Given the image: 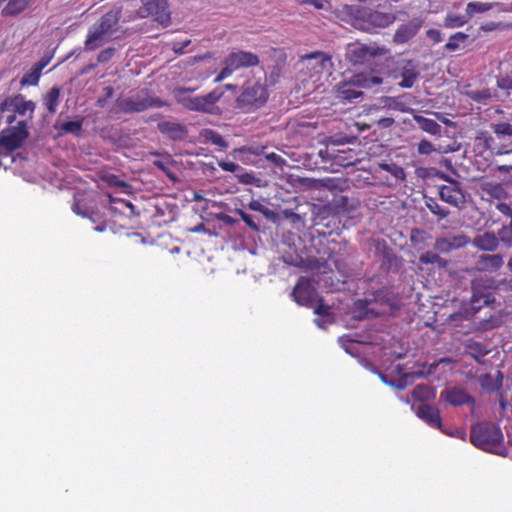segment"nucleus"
Masks as SVG:
<instances>
[{
	"label": "nucleus",
	"mask_w": 512,
	"mask_h": 512,
	"mask_svg": "<svg viewBox=\"0 0 512 512\" xmlns=\"http://www.w3.org/2000/svg\"><path fill=\"white\" fill-rule=\"evenodd\" d=\"M157 128L163 135L172 140H183L187 136L186 127L177 122L162 121L158 123Z\"/></svg>",
	"instance_id": "nucleus-21"
},
{
	"label": "nucleus",
	"mask_w": 512,
	"mask_h": 512,
	"mask_svg": "<svg viewBox=\"0 0 512 512\" xmlns=\"http://www.w3.org/2000/svg\"><path fill=\"white\" fill-rule=\"evenodd\" d=\"M425 205L432 214L438 217V220H442L450 214V211L446 207L441 206L437 199L433 197H427Z\"/></svg>",
	"instance_id": "nucleus-32"
},
{
	"label": "nucleus",
	"mask_w": 512,
	"mask_h": 512,
	"mask_svg": "<svg viewBox=\"0 0 512 512\" xmlns=\"http://www.w3.org/2000/svg\"><path fill=\"white\" fill-rule=\"evenodd\" d=\"M386 52L383 47L354 44L348 50V59L353 65H362L376 56L385 55Z\"/></svg>",
	"instance_id": "nucleus-15"
},
{
	"label": "nucleus",
	"mask_w": 512,
	"mask_h": 512,
	"mask_svg": "<svg viewBox=\"0 0 512 512\" xmlns=\"http://www.w3.org/2000/svg\"><path fill=\"white\" fill-rule=\"evenodd\" d=\"M31 0H0L1 14L5 17H13L24 12Z\"/></svg>",
	"instance_id": "nucleus-22"
},
{
	"label": "nucleus",
	"mask_w": 512,
	"mask_h": 512,
	"mask_svg": "<svg viewBox=\"0 0 512 512\" xmlns=\"http://www.w3.org/2000/svg\"><path fill=\"white\" fill-rule=\"evenodd\" d=\"M417 30V27L412 24H403L396 30L393 41L396 44H404L416 35Z\"/></svg>",
	"instance_id": "nucleus-29"
},
{
	"label": "nucleus",
	"mask_w": 512,
	"mask_h": 512,
	"mask_svg": "<svg viewBox=\"0 0 512 512\" xmlns=\"http://www.w3.org/2000/svg\"><path fill=\"white\" fill-rule=\"evenodd\" d=\"M446 180L448 181L447 185L439 186V197L447 204L460 208L465 203V194L460 182L448 178Z\"/></svg>",
	"instance_id": "nucleus-16"
},
{
	"label": "nucleus",
	"mask_w": 512,
	"mask_h": 512,
	"mask_svg": "<svg viewBox=\"0 0 512 512\" xmlns=\"http://www.w3.org/2000/svg\"><path fill=\"white\" fill-rule=\"evenodd\" d=\"M235 213L241 218V220L253 231H259L258 224L253 220V217L249 214H247L242 209H237Z\"/></svg>",
	"instance_id": "nucleus-46"
},
{
	"label": "nucleus",
	"mask_w": 512,
	"mask_h": 512,
	"mask_svg": "<svg viewBox=\"0 0 512 512\" xmlns=\"http://www.w3.org/2000/svg\"><path fill=\"white\" fill-rule=\"evenodd\" d=\"M468 34L464 32H456L451 35L448 39V42L445 44L446 50L450 52H454L459 49L460 44L464 43L468 39Z\"/></svg>",
	"instance_id": "nucleus-38"
},
{
	"label": "nucleus",
	"mask_w": 512,
	"mask_h": 512,
	"mask_svg": "<svg viewBox=\"0 0 512 512\" xmlns=\"http://www.w3.org/2000/svg\"><path fill=\"white\" fill-rule=\"evenodd\" d=\"M377 124L381 128H389L394 124V119L391 117H383L377 121Z\"/></svg>",
	"instance_id": "nucleus-56"
},
{
	"label": "nucleus",
	"mask_w": 512,
	"mask_h": 512,
	"mask_svg": "<svg viewBox=\"0 0 512 512\" xmlns=\"http://www.w3.org/2000/svg\"><path fill=\"white\" fill-rule=\"evenodd\" d=\"M327 0H307L306 5H311L316 9H324Z\"/></svg>",
	"instance_id": "nucleus-58"
},
{
	"label": "nucleus",
	"mask_w": 512,
	"mask_h": 512,
	"mask_svg": "<svg viewBox=\"0 0 512 512\" xmlns=\"http://www.w3.org/2000/svg\"><path fill=\"white\" fill-rule=\"evenodd\" d=\"M469 19L466 15H458V14H447V16L444 19V27L446 28H458L464 26L466 23H468Z\"/></svg>",
	"instance_id": "nucleus-36"
},
{
	"label": "nucleus",
	"mask_w": 512,
	"mask_h": 512,
	"mask_svg": "<svg viewBox=\"0 0 512 512\" xmlns=\"http://www.w3.org/2000/svg\"><path fill=\"white\" fill-rule=\"evenodd\" d=\"M478 383L482 389L494 392L502 387L503 375L500 371H497L496 376H493L489 373H485L479 376Z\"/></svg>",
	"instance_id": "nucleus-25"
},
{
	"label": "nucleus",
	"mask_w": 512,
	"mask_h": 512,
	"mask_svg": "<svg viewBox=\"0 0 512 512\" xmlns=\"http://www.w3.org/2000/svg\"><path fill=\"white\" fill-rule=\"evenodd\" d=\"M497 209L504 215L506 216H511L512 214V209L510 208L509 205L505 204V203H499L497 205Z\"/></svg>",
	"instance_id": "nucleus-59"
},
{
	"label": "nucleus",
	"mask_w": 512,
	"mask_h": 512,
	"mask_svg": "<svg viewBox=\"0 0 512 512\" xmlns=\"http://www.w3.org/2000/svg\"><path fill=\"white\" fill-rule=\"evenodd\" d=\"M302 58L304 60H315L321 70L326 69L328 65H332L331 57L321 51H316V52L307 54V55L303 56Z\"/></svg>",
	"instance_id": "nucleus-37"
},
{
	"label": "nucleus",
	"mask_w": 512,
	"mask_h": 512,
	"mask_svg": "<svg viewBox=\"0 0 512 512\" xmlns=\"http://www.w3.org/2000/svg\"><path fill=\"white\" fill-rule=\"evenodd\" d=\"M497 87L501 90H512V69L500 71L496 77Z\"/></svg>",
	"instance_id": "nucleus-39"
},
{
	"label": "nucleus",
	"mask_w": 512,
	"mask_h": 512,
	"mask_svg": "<svg viewBox=\"0 0 512 512\" xmlns=\"http://www.w3.org/2000/svg\"><path fill=\"white\" fill-rule=\"evenodd\" d=\"M471 304L475 310L482 306L489 305L494 302V291L496 289V281L493 278L479 277L472 281Z\"/></svg>",
	"instance_id": "nucleus-8"
},
{
	"label": "nucleus",
	"mask_w": 512,
	"mask_h": 512,
	"mask_svg": "<svg viewBox=\"0 0 512 512\" xmlns=\"http://www.w3.org/2000/svg\"><path fill=\"white\" fill-rule=\"evenodd\" d=\"M28 124L25 120H20L15 126L3 129L0 132V147L7 153H11L20 148L29 137Z\"/></svg>",
	"instance_id": "nucleus-9"
},
{
	"label": "nucleus",
	"mask_w": 512,
	"mask_h": 512,
	"mask_svg": "<svg viewBox=\"0 0 512 512\" xmlns=\"http://www.w3.org/2000/svg\"><path fill=\"white\" fill-rule=\"evenodd\" d=\"M419 263L421 265H435L439 269H445L449 265V261L447 259L442 258L437 251H427L420 255Z\"/></svg>",
	"instance_id": "nucleus-27"
},
{
	"label": "nucleus",
	"mask_w": 512,
	"mask_h": 512,
	"mask_svg": "<svg viewBox=\"0 0 512 512\" xmlns=\"http://www.w3.org/2000/svg\"><path fill=\"white\" fill-rule=\"evenodd\" d=\"M190 44V40L173 43L172 49L177 55L184 54L185 48Z\"/></svg>",
	"instance_id": "nucleus-53"
},
{
	"label": "nucleus",
	"mask_w": 512,
	"mask_h": 512,
	"mask_svg": "<svg viewBox=\"0 0 512 512\" xmlns=\"http://www.w3.org/2000/svg\"><path fill=\"white\" fill-rule=\"evenodd\" d=\"M382 83V78L365 73L354 74L348 82L337 85V97L345 101H353L363 95L361 88H372Z\"/></svg>",
	"instance_id": "nucleus-6"
},
{
	"label": "nucleus",
	"mask_w": 512,
	"mask_h": 512,
	"mask_svg": "<svg viewBox=\"0 0 512 512\" xmlns=\"http://www.w3.org/2000/svg\"><path fill=\"white\" fill-rule=\"evenodd\" d=\"M72 210L78 215L86 216V213L80 209V201H75L73 203Z\"/></svg>",
	"instance_id": "nucleus-62"
},
{
	"label": "nucleus",
	"mask_w": 512,
	"mask_h": 512,
	"mask_svg": "<svg viewBox=\"0 0 512 512\" xmlns=\"http://www.w3.org/2000/svg\"><path fill=\"white\" fill-rule=\"evenodd\" d=\"M265 158L277 166H280V165L284 164V162H285V160L280 155H278L274 152L266 154Z\"/></svg>",
	"instance_id": "nucleus-54"
},
{
	"label": "nucleus",
	"mask_w": 512,
	"mask_h": 512,
	"mask_svg": "<svg viewBox=\"0 0 512 512\" xmlns=\"http://www.w3.org/2000/svg\"><path fill=\"white\" fill-rule=\"evenodd\" d=\"M469 97L478 103H486L489 99L492 98V92L489 88H484L481 90H472L468 93Z\"/></svg>",
	"instance_id": "nucleus-43"
},
{
	"label": "nucleus",
	"mask_w": 512,
	"mask_h": 512,
	"mask_svg": "<svg viewBox=\"0 0 512 512\" xmlns=\"http://www.w3.org/2000/svg\"><path fill=\"white\" fill-rule=\"evenodd\" d=\"M403 96L401 97H386L384 99V106L400 111V112H407L408 108L406 103L402 100Z\"/></svg>",
	"instance_id": "nucleus-41"
},
{
	"label": "nucleus",
	"mask_w": 512,
	"mask_h": 512,
	"mask_svg": "<svg viewBox=\"0 0 512 512\" xmlns=\"http://www.w3.org/2000/svg\"><path fill=\"white\" fill-rule=\"evenodd\" d=\"M492 131L497 136L512 137V124L507 122H499L491 125Z\"/></svg>",
	"instance_id": "nucleus-44"
},
{
	"label": "nucleus",
	"mask_w": 512,
	"mask_h": 512,
	"mask_svg": "<svg viewBox=\"0 0 512 512\" xmlns=\"http://www.w3.org/2000/svg\"><path fill=\"white\" fill-rule=\"evenodd\" d=\"M142 7L138 10L141 18L152 16L155 21L164 27L171 23L167 0H141Z\"/></svg>",
	"instance_id": "nucleus-11"
},
{
	"label": "nucleus",
	"mask_w": 512,
	"mask_h": 512,
	"mask_svg": "<svg viewBox=\"0 0 512 512\" xmlns=\"http://www.w3.org/2000/svg\"><path fill=\"white\" fill-rule=\"evenodd\" d=\"M380 168L389 172L396 180L403 181L406 178L404 169L397 164L382 163L380 164Z\"/></svg>",
	"instance_id": "nucleus-40"
},
{
	"label": "nucleus",
	"mask_w": 512,
	"mask_h": 512,
	"mask_svg": "<svg viewBox=\"0 0 512 512\" xmlns=\"http://www.w3.org/2000/svg\"><path fill=\"white\" fill-rule=\"evenodd\" d=\"M219 166L221 167L222 170L232 173L236 172L240 168V166L237 163L232 161H222L219 163Z\"/></svg>",
	"instance_id": "nucleus-52"
},
{
	"label": "nucleus",
	"mask_w": 512,
	"mask_h": 512,
	"mask_svg": "<svg viewBox=\"0 0 512 512\" xmlns=\"http://www.w3.org/2000/svg\"><path fill=\"white\" fill-rule=\"evenodd\" d=\"M315 306L314 307V313L321 316V317H327V316H330L331 314V311H330V306L325 304L324 301H323V298L321 296H319L315 302Z\"/></svg>",
	"instance_id": "nucleus-45"
},
{
	"label": "nucleus",
	"mask_w": 512,
	"mask_h": 512,
	"mask_svg": "<svg viewBox=\"0 0 512 512\" xmlns=\"http://www.w3.org/2000/svg\"><path fill=\"white\" fill-rule=\"evenodd\" d=\"M83 120L67 121L60 125H55V129L58 131V135L62 136L65 134L79 135L82 131Z\"/></svg>",
	"instance_id": "nucleus-30"
},
{
	"label": "nucleus",
	"mask_w": 512,
	"mask_h": 512,
	"mask_svg": "<svg viewBox=\"0 0 512 512\" xmlns=\"http://www.w3.org/2000/svg\"><path fill=\"white\" fill-rule=\"evenodd\" d=\"M417 416L433 428H442L440 411L434 406L427 404L420 405L417 410Z\"/></svg>",
	"instance_id": "nucleus-20"
},
{
	"label": "nucleus",
	"mask_w": 512,
	"mask_h": 512,
	"mask_svg": "<svg viewBox=\"0 0 512 512\" xmlns=\"http://www.w3.org/2000/svg\"><path fill=\"white\" fill-rule=\"evenodd\" d=\"M119 17L112 11L105 13L89 29L84 49L94 51L101 47L105 42L111 39L112 35L118 30Z\"/></svg>",
	"instance_id": "nucleus-3"
},
{
	"label": "nucleus",
	"mask_w": 512,
	"mask_h": 512,
	"mask_svg": "<svg viewBox=\"0 0 512 512\" xmlns=\"http://www.w3.org/2000/svg\"><path fill=\"white\" fill-rule=\"evenodd\" d=\"M106 182L110 185V186H115V187H122V188H129V184L127 182H125L124 180H121L118 176L116 175H108L106 177Z\"/></svg>",
	"instance_id": "nucleus-50"
},
{
	"label": "nucleus",
	"mask_w": 512,
	"mask_h": 512,
	"mask_svg": "<svg viewBox=\"0 0 512 512\" xmlns=\"http://www.w3.org/2000/svg\"><path fill=\"white\" fill-rule=\"evenodd\" d=\"M472 244L482 251L493 252L498 248L499 239L492 232H485L483 234L477 235Z\"/></svg>",
	"instance_id": "nucleus-23"
},
{
	"label": "nucleus",
	"mask_w": 512,
	"mask_h": 512,
	"mask_svg": "<svg viewBox=\"0 0 512 512\" xmlns=\"http://www.w3.org/2000/svg\"><path fill=\"white\" fill-rule=\"evenodd\" d=\"M268 97L269 92L266 85L259 81H247L235 101L237 108L242 112L252 113L263 107Z\"/></svg>",
	"instance_id": "nucleus-4"
},
{
	"label": "nucleus",
	"mask_w": 512,
	"mask_h": 512,
	"mask_svg": "<svg viewBox=\"0 0 512 512\" xmlns=\"http://www.w3.org/2000/svg\"><path fill=\"white\" fill-rule=\"evenodd\" d=\"M506 27H508V25H506L502 22L490 21V22L483 23L480 26V30L483 32H491V31H495V30H502V29H505Z\"/></svg>",
	"instance_id": "nucleus-48"
},
{
	"label": "nucleus",
	"mask_w": 512,
	"mask_h": 512,
	"mask_svg": "<svg viewBox=\"0 0 512 512\" xmlns=\"http://www.w3.org/2000/svg\"><path fill=\"white\" fill-rule=\"evenodd\" d=\"M8 115L6 116V120L5 122L8 124V125H12L15 121H16V113L14 112H7Z\"/></svg>",
	"instance_id": "nucleus-64"
},
{
	"label": "nucleus",
	"mask_w": 512,
	"mask_h": 512,
	"mask_svg": "<svg viewBox=\"0 0 512 512\" xmlns=\"http://www.w3.org/2000/svg\"><path fill=\"white\" fill-rule=\"evenodd\" d=\"M393 76L395 79L401 78L398 83L401 88H411L420 76L419 65L414 60L402 59L397 62Z\"/></svg>",
	"instance_id": "nucleus-13"
},
{
	"label": "nucleus",
	"mask_w": 512,
	"mask_h": 512,
	"mask_svg": "<svg viewBox=\"0 0 512 512\" xmlns=\"http://www.w3.org/2000/svg\"><path fill=\"white\" fill-rule=\"evenodd\" d=\"M413 119L416 122V124L418 125V127L421 130L425 131L426 133H429L434 136L441 135L442 127L435 120L426 118L422 115H414Z\"/></svg>",
	"instance_id": "nucleus-26"
},
{
	"label": "nucleus",
	"mask_w": 512,
	"mask_h": 512,
	"mask_svg": "<svg viewBox=\"0 0 512 512\" xmlns=\"http://www.w3.org/2000/svg\"><path fill=\"white\" fill-rule=\"evenodd\" d=\"M60 101L61 88L58 86L50 88L42 97V103L49 115H54L57 112Z\"/></svg>",
	"instance_id": "nucleus-24"
},
{
	"label": "nucleus",
	"mask_w": 512,
	"mask_h": 512,
	"mask_svg": "<svg viewBox=\"0 0 512 512\" xmlns=\"http://www.w3.org/2000/svg\"><path fill=\"white\" fill-rule=\"evenodd\" d=\"M435 151H436V148L429 140L422 139L417 144V152L419 155H430Z\"/></svg>",
	"instance_id": "nucleus-47"
},
{
	"label": "nucleus",
	"mask_w": 512,
	"mask_h": 512,
	"mask_svg": "<svg viewBox=\"0 0 512 512\" xmlns=\"http://www.w3.org/2000/svg\"><path fill=\"white\" fill-rule=\"evenodd\" d=\"M469 243V237L464 234L451 237H438L434 243V250L438 253L448 254L454 250L464 248Z\"/></svg>",
	"instance_id": "nucleus-17"
},
{
	"label": "nucleus",
	"mask_w": 512,
	"mask_h": 512,
	"mask_svg": "<svg viewBox=\"0 0 512 512\" xmlns=\"http://www.w3.org/2000/svg\"><path fill=\"white\" fill-rule=\"evenodd\" d=\"M36 104L32 100H26L22 94L5 97L0 103V113L14 112L20 116L29 113V119L33 118Z\"/></svg>",
	"instance_id": "nucleus-14"
},
{
	"label": "nucleus",
	"mask_w": 512,
	"mask_h": 512,
	"mask_svg": "<svg viewBox=\"0 0 512 512\" xmlns=\"http://www.w3.org/2000/svg\"><path fill=\"white\" fill-rule=\"evenodd\" d=\"M249 209H251L252 211H257V212H260L262 213L264 216L268 217L269 216V213H270V210L267 209L260 201L258 200H252L249 205H248Z\"/></svg>",
	"instance_id": "nucleus-51"
},
{
	"label": "nucleus",
	"mask_w": 512,
	"mask_h": 512,
	"mask_svg": "<svg viewBox=\"0 0 512 512\" xmlns=\"http://www.w3.org/2000/svg\"><path fill=\"white\" fill-rule=\"evenodd\" d=\"M395 19L392 13L362 7L354 11L352 25L358 30L372 32L378 28L388 27Z\"/></svg>",
	"instance_id": "nucleus-5"
},
{
	"label": "nucleus",
	"mask_w": 512,
	"mask_h": 512,
	"mask_svg": "<svg viewBox=\"0 0 512 512\" xmlns=\"http://www.w3.org/2000/svg\"><path fill=\"white\" fill-rule=\"evenodd\" d=\"M115 54V49L112 48V47H109L107 49H104L102 50L98 56H97V61L99 63H107L108 61H110L112 59V57L114 56Z\"/></svg>",
	"instance_id": "nucleus-49"
},
{
	"label": "nucleus",
	"mask_w": 512,
	"mask_h": 512,
	"mask_svg": "<svg viewBox=\"0 0 512 512\" xmlns=\"http://www.w3.org/2000/svg\"><path fill=\"white\" fill-rule=\"evenodd\" d=\"M465 349L466 353L472 358H482L489 352L487 347L478 341H470L466 344Z\"/></svg>",
	"instance_id": "nucleus-35"
},
{
	"label": "nucleus",
	"mask_w": 512,
	"mask_h": 512,
	"mask_svg": "<svg viewBox=\"0 0 512 512\" xmlns=\"http://www.w3.org/2000/svg\"><path fill=\"white\" fill-rule=\"evenodd\" d=\"M110 198V209L113 212H119L123 215H134V205L129 202L122 199H114L113 197L109 196Z\"/></svg>",
	"instance_id": "nucleus-31"
},
{
	"label": "nucleus",
	"mask_w": 512,
	"mask_h": 512,
	"mask_svg": "<svg viewBox=\"0 0 512 512\" xmlns=\"http://www.w3.org/2000/svg\"><path fill=\"white\" fill-rule=\"evenodd\" d=\"M497 3L472 1L466 5V15L468 19H472L476 14H483L492 10Z\"/></svg>",
	"instance_id": "nucleus-28"
},
{
	"label": "nucleus",
	"mask_w": 512,
	"mask_h": 512,
	"mask_svg": "<svg viewBox=\"0 0 512 512\" xmlns=\"http://www.w3.org/2000/svg\"><path fill=\"white\" fill-rule=\"evenodd\" d=\"M448 319L451 322H459V321H462L463 319H465V316L462 312H455V313L450 314L448 316Z\"/></svg>",
	"instance_id": "nucleus-60"
},
{
	"label": "nucleus",
	"mask_w": 512,
	"mask_h": 512,
	"mask_svg": "<svg viewBox=\"0 0 512 512\" xmlns=\"http://www.w3.org/2000/svg\"><path fill=\"white\" fill-rule=\"evenodd\" d=\"M201 135L207 142H210L211 144L218 146L221 149H226L228 147V143L225 141V139L215 130L205 129Z\"/></svg>",
	"instance_id": "nucleus-34"
},
{
	"label": "nucleus",
	"mask_w": 512,
	"mask_h": 512,
	"mask_svg": "<svg viewBox=\"0 0 512 512\" xmlns=\"http://www.w3.org/2000/svg\"><path fill=\"white\" fill-rule=\"evenodd\" d=\"M292 299L299 305L312 308L319 297L314 281L307 277H300L292 292Z\"/></svg>",
	"instance_id": "nucleus-10"
},
{
	"label": "nucleus",
	"mask_w": 512,
	"mask_h": 512,
	"mask_svg": "<svg viewBox=\"0 0 512 512\" xmlns=\"http://www.w3.org/2000/svg\"><path fill=\"white\" fill-rule=\"evenodd\" d=\"M440 398L453 406L475 403V399L463 388L445 389L441 392Z\"/></svg>",
	"instance_id": "nucleus-18"
},
{
	"label": "nucleus",
	"mask_w": 512,
	"mask_h": 512,
	"mask_svg": "<svg viewBox=\"0 0 512 512\" xmlns=\"http://www.w3.org/2000/svg\"><path fill=\"white\" fill-rule=\"evenodd\" d=\"M503 263V256L500 254H482L477 258L475 268L480 272H494L500 269Z\"/></svg>",
	"instance_id": "nucleus-19"
},
{
	"label": "nucleus",
	"mask_w": 512,
	"mask_h": 512,
	"mask_svg": "<svg viewBox=\"0 0 512 512\" xmlns=\"http://www.w3.org/2000/svg\"><path fill=\"white\" fill-rule=\"evenodd\" d=\"M470 440L479 449L500 454L504 435L498 425L492 422H481L472 427Z\"/></svg>",
	"instance_id": "nucleus-2"
},
{
	"label": "nucleus",
	"mask_w": 512,
	"mask_h": 512,
	"mask_svg": "<svg viewBox=\"0 0 512 512\" xmlns=\"http://www.w3.org/2000/svg\"><path fill=\"white\" fill-rule=\"evenodd\" d=\"M452 360L447 357L440 358L437 362H433L428 366L427 374H433L440 363H451Z\"/></svg>",
	"instance_id": "nucleus-55"
},
{
	"label": "nucleus",
	"mask_w": 512,
	"mask_h": 512,
	"mask_svg": "<svg viewBox=\"0 0 512 512\" xmlns=\"http://www.w3.org/2000/svg\"><path fill=\"white\" fill-rule=\"evenodd\" d=\"M104 97L106 99H110L114 94V89L111 86H106L103 88Z\"/></svg>",
	"instance_id": "nucleus-63"
},
{
	"label": "nucleus",
	"mask_w": 512,
	"mask_h": 512,
	"mask_svg": "<svg viewBox=\"0 0 512 512\" xmlns=\"http://www.w3.org/2000/svg\"><path fill=\"white\" fill-rule=\"evenodd\" d=\"M265 147L264 146H256V147H249L248 152L253 155H262L264 154Z\"/></svg>",
	"instance_id": "nucleus-61"
},
{
	"label": "nucleus",
	"mask_w": 512,
	"mask_h": 512,
	"mask_svg": "<svg viewBox=\"0 0 512 512\" xmlns=\"http://www.w3.org/2000/svg\"><path fill=\"white\" fill-rule=\"evenodd\" d=\"M171 163V157L169 155H166L160 159L154 160L153 164L155 167H157L159 170L165 173L166 176H168L170 179H175L173 172L170 168Z\"/></svg>",
	"instance_id": "nucleus-42"
},
{
	"label": "nucleus",
	"mask_w": 512,
	"mask_h": 512,
	"mask_svg": "<svg viewBox=\"0 0 512 512\" xmlns=\"http://www.w3.org/2000/svg\"><path fill=\"white\" fill-rule=\"evenodd\" d=\"M259 64V58L256 54L247 51L231 52L223 61L224 67L221 69L215 82H221L229 77L234 71L241 68L254 67Z\"/></svg>",
	"instance_id": "nucleus-7"
},
{
	"label": "nucleus",
	"mask_w": 512,
	"mask_h": 512,
	"mask_svg": "<svg viewBox=\"0 0 512 512\" xmlns=\"http://www.w3.org/2000/svg\"><path fill=\"white\" fill-rule=\"evenodd\" d=\"M165 105L158 97L136 95L118 101L119 109L126 114L143 112L149 108H159Z\"/></svg>",
	"instance_id": "nucleus-12"
},
{
	"label": "nucleus",
	"mask_w": 512,
	"mask_h": 512,
	"mask_svg": "<svg viewBox=\"0 0 512 512\" xmlns=\"http://www.w3.org/2000/svg\"><path fill=\"white\" fill-rule=\"evenodd\" d=\"M42 72L33 64L20 80L21 86H36L39 83Z\"/></svg>",
	"instance_id": "nucleus-33"
},
{
	"label": "nucleus",
	"mask_w": 512,
	"mask_h": 512,
	"mask_svg": "<svg viewBox=\"0 0 512 512\" xmlns=\"http://www.w3.org/2000/svg\"><path fill=\"white\" fill-rule=\"evenodd\" d=\"M51 57L43 56L39 61H37L34 65L42 72L43 69L50 63Z\"/></svg>",
	"instance_id": "nucleus-57"
},
{
	"label": "nucleus",
	"mask_w": 512,
	"mask_h": 512,
	"mask_svg": "<svg viewBox=\"0 0 512 512\" xmlns=\"http://www.w3.org/2000/svg\"><path fill=\"white\" fill-rule=\"evenodd\" d=\"M190 88H176L174 90L175 99L185 109L190 111H196L206 113L210 115H220L221 109L217 106V102L224 95V90L221 87H216L211 92L204 96H188V92H192Z\"/></svg>",
	"instance_id": "nucleus-1"
}]
</instances>
